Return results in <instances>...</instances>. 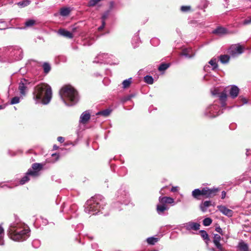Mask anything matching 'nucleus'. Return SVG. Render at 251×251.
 Here are the masks:
<instances>
[{
  "mask_svg": "<svg viewBox=\"0 0 251 251\" xmlns=\"http://www.w3.org/2000/svg\"><path fill=\"white\" fill-rule=\"evenodd\" d=\"M32 95L36 104H48L52 98L51 88L47 84L41 83L34 87Z\"/></svg>",
  "mask_w": 251,
  "mask_h": 251,
  "instance_id": "1",
  "label": "nucleus"
},
{
  "mask_svg": "<svg viewBox=\"0 0 251 251\" xmlns=\"http://www.w3.org/2000/svg\"><path fill=\"white\" fill-rule=\"evenodd\" d=\"M8 236L13 240L22 242L26 240L30 235L29 228L22 223H13L8 229Z\"/></svg>",
  "mask_w": 251,
  "mask_h": 251,
  "instance_id": "2",
  "label": "nucleus"
},
{
  "mask_svg": "<svg viewBox=\"0 0 251 251\" xmlns=\"http://www.w3.org/2000/svg\"><path fill=\"white\" fill-rule=\"evenodd\" d=\"M105 205L104 198L101 195H97L91 197L86 202L84 205V210L89 214L96 215L100 212L106 215V214L102 211Z\"/></svg>",
  "mask_w": 251,
  "mask_h": 251,
  "instance_id": "3",
  "label": "nucleus"
},
{
  "mask_svg": "<svg viewBox=\"0 0 251 251\" xmlns=\"http://www.w3.org/2000/svg\"><path fill=\"white\" fill-rule=\"evenodd\" d=\"M23 57V50L18 46L3 47L0 49V61H19Z\"/></svg>",
  "mask_w": 251,
  "mask_h": 251,
  "instance_id": "4",
  "label": "nucleus"
},
{
  "mask_svg": "<svg viewBox=\"0 0 251 251\" xmlns=\"http://www.w3.org/2000/svg\"><path fill=\"white\" fill-rule=\"evenodd\" d=\"M59 95L63 102L67 106L74 105L78 101L77 92L70 85L62 87L59 91Z\"/></svg>",
  "mask_w": 251,
  "mask_h": 251,
  "instance_id": "5",
  "label": "nucleus"
},
{
  "mask_svg": "<svg viewBox=\"0 0 251 251\" xmlns=\"http://www.w3.org/2000/svg\"><path fill=\"white\" fill-rule=\"evenodd\" d=\"M43 167L41 163H35L32 164L31 167L29 168L26 173L25 175L22 178L20 181L21 185L28 182L31 178H35L40 175V171Z\"/></svg>",
  "mask_w": 251,
  "mask_h": 251,
  "instance_id": "6",
  "label": "nucleus"
},
{
  "mask_svg": "<svg viewBox=\"0 0 251 251\" xmlns=\"http://www.w3.org/2000/svg\"><path fill=\"white\" fill-rule=\"evenodd\" d=\"M219 101H215L214 103L209 105L205 110L204 115L208 118H215L223 113V109L220 108Z\"/></svg>",
  "mask_w": 251,
  "mask_h": 251,
  "instance_id": "7",
  "label": "nucleus"
},
{
  "mask_svg": "<svg viewBox=\"0 0 251 251\" xmlns=\"http://www.w3.org/2000/svg\"><path fill=\"white\" fill-rule=\"evenodd\" d=\"M115 196L118 201L117 204H123L127 205L130 201V199L128 192L125 187H121L116 193ZM115 203L114 205H116Z\"/></svg>",
  "mask_w": 251,
  "mask_h": 251,
  "instance_id": "8",
  "label": "nucleus"
},
{
  "mask_svg": "<svg viewBox=\"0 0 251 251\" xmlns=\"http://www.w3.org/2000/svg\"><path fill=\"white\" fill-rule=\"evenodd\" d=\"M244 48L239 44L231 45L228 50V53L231 57L235 58L242 54Z\"/></svg>",
  "mask_w": 251,
  "mask_h": 251,
  "instance_id": "9",
  "label": "nucleus"
},
{
  "mask_svg": "<svg viewBox=\"0 0 251 251\" xmlns=\"http://www.w3.org/2000/svg\"><path fill=\"white\" fill-rule=\"evenodd\" d=\"M213 96L219 98L218 100L220 102L221 106L224 107L226 105V100L227 99V95L226 92L223 91L220 93L218 89L214 88L211 91Z\"/></svg>",
  "mask_w": 251,
  "mask_h": 251,
  "instance_id": "10",
  "label": "nucleus"
},
{
  "mask_svg": "<svg viewBox=\"0 0 251 251\" xmlns=\"http://www.w3.org/2000/svg\"><path fill=\"white\" fill-rule=\"evenodd\" d=\"M113 58V56L108 53H100L95 59L94 62L100 63L112 64L110 59Z\"/></svg>",
  "mask_w": 251,
  "mask_h": 251,
  "instance_id": "11",
  "label": "nucleus"
},
{
  "mask_svg": "<svg viewBox=\"0 0 251 251\" xmlns=\"http://www.w3.org/2000/svg\"><path fill=\"white\" fill-rule=\"evenodd\" d=\"M182 227L185 228L188 231H190L191 230L197 231L200 229V225L197 223L189 222L188 223L183 224L182 226Z\"/></svg>",
  "mask_w": 251,
  "mask_h": 251,
  "instance_id": "12",
  "label": "nucleus"
},
{
  "mask_svg": "<svg viewBox=\"0 0 251 251\" xmlns=\"http://www.w3.org/2000/svg\"><path fill=\"white\" fill-rule=\"evenodd\" d=\"M77 210V206L75 204H72L68 209L66 211V214L70 215V217L66 218L67 219H71L73 218H76L77 216L76 211Z\"/></svg>",
  "mask_w": 251,
  "mask_h": 251,
  "instance_id": "13",
  "label": "nucleus"
},
{
  "mask_svg": "<svg viewBox=\"0 0 251 251\" xmlns=\"http://www.w3.org/2000/svg\"><path fill=\"white\" fill-rule=\"evenodd\" d=\"M217 208L223 215L228 217H231L233 216V211L227 208L226 206L222 205H218Z\"/></svg>",
  "mask_w": 251,
  "mask_h": 251,
  "instance_id": "14",
  "label": "nucleus"
},
{
  "mask_svg": "<svg viewBox=\"0 0 251 251\" xmlns=\"http://www.w3.org/2000/svg\"><path fill=\"white\" fill-rule=\"evenodd\" d=\"M203 191H204V196L206 198H212L216 195L219 189L218 188H214L210 189L207 187H204Z\"/></svg>",
  "mask_w": 251,
  "mask_h": 251,
  "instance_id": "15",
  "label": "nucleus"
},
{
  "mask_svg": "<svg viewBox=\"0 0 251 251\" xmlns=\"http://www.w3.org/2000/svg\"><path fill=\"white\" fill-rule=\"evenodd\" d=\"M239 88L236 85H233L230 86L228 90L229 96L233 99L236 98L239 93Z\"/></svg>",
  "mask_w": 251,
  "mask_h": 251,
  "instance_id": "16",
  "label": "nucleus"
},
{
  "mask_svg": "<svg viewBox=\"0 0 251 251\" xmlns=\"http://www.w3.org/2000/svg\"><path fill=\"white\" fill-rule=\"evenodd\" d=\"M169 209V207L166 204L160 203L156 206L157 212L160 215H167L168 213H165V211H167Z\"/></svg>",
  "mask_w": 251,
  "mask_h": 251,
  "instance_id": "17",
  "label": "nucleus"
},
{
  "mask_svg": "<svg viewBox=\"0 0 251 251\" xmlns=\"http://www.w3.org/2000/svg\"><path fill=\"white\" fill-rule=\"evenodd\" d=\"M90 113L88 110L83 112L80 116L79 123L85 124L90 118Z\"/></svg>",
  "mask_w": 251,
  "mask_h": 251,
  "instance_id": "18",
  "label": "nucleus"
},
{
  "mask_svg": "<svg viewBox=\"0 0 251 251\" xmlns=\"http://www.w3.org/2000/svg\"><path fill=\"white\" fill-rule=\"evenodd\" d=\"M204 191H203V188L201 190L200 189H195L192 192V197L197 200H200L201 196H204Z\"/></svg>",
  "mask_w": 251,
  "mask_h": 251,
  "instance_id": "19",
  "label": "nucleus"
},
{
  "mask_svg": "<svg viewBox=\"0 0 251 251\" xmlns=\"http://www.w3.org/2000/svg\"><path fill=\"white\" fill-rule=\"evenodd\" d=\"M159 201L163 204H172L174 203V199L170 197H159Z\"/></svg>",
  "mask_w": 251,
  "mask_h": 251,
  "instance_id": "20",
  "label": "nucleus"
},
{
  "mask_svg": "<svg viewBox=\"0 0 251 251\" xmlns=\"http://www.w3.org/2000/svg\"><path fill=\"white\" fill-rule=\"evenodd\" d=\"M57 33L62 36L67 37L69 39L73 38V35L71 32L63 28L59 29L57 31Z\"/></svg>",
  "mask_w": 251,
  "mask_h": 251,
  "instance_id": "21",
  "label": "nucleus"
},
{
  "mask_svg": "<svg viewBox=\"0 0 251 251\" xmlns=\"http://www.w3.org/2000/svg\"><path fill=\"white\" fill-rule=\"evenodd\" d=\"M18 89L19 90L21 96L22 97L26 95V92L28 90V88L27 86L23 84V82H20L19 84Z\"/></svg>",
  "mask_w": 251,
  "mask_h": 251,
  "instance_id": "22",
  "label": "nucleus"
},
{
  "mask_svg": "<svg viewBox=\"0 0 251 251\" xmlns=\"http://www.w3.org/2000/svg\"><path fill=\"white\" fill-rule=\"evenodd\" d=\"M141 43L138 34L136 33L132 38L131 44L134 48L138 47Z\"/></svg>",
  "mask_w": 251,
  "mask_h": 251,
  "instance_id": "23",
  "label": "nucleus"
},
{
  "mask_svg": "<svg viewBox=\"0 0 251 251\" xmlns=\"http://www.w3.org/2000/svg\"><path fill=\"white\" fill-rule=\"evenodd\" d=\"M181 55L188 58L193 57L195 54L191 49H185L182 50Z\"/></svg>",
  "mask_w": 251,
  "mask_h": 251,
  "instance_id": "24",
  "label": "nucleus"
},
{
  "mask_svg": "<svg viewBox=\"0 0 251 251\" xmlns=\"http://www.w3.org/2000/svg\"><path fill=\"white\" fill-rule=\"evenodd\" d=\"M211 205V201H206L201 202L200 205V208L203 212H205L207 210L208 207Z\"/></svg>",
  "mask_w": 251,
  "mask_h": 251,
  "instance_id": "25",
  "label": "nucleus"
},
{
  "mask_svg": "<svg viewBox=\"0 0 251 251\" xmlns=\"http://www.w3.org/2000/svg\"><path fill=\"white\" fill-rule=\"evenodd\" d=\"M213 33L218 35H223L227 33V29L226 28L219 26L213 31Z\"/></svg>",
  "mask_w": 251,
  "mask_h": 251,
  "instance_id": "26",
  "label": "nucleus"
},
{
  "mask_svg": "<svg viewBox=\"0 0 251 251\" xmlns=\"http://www.w3.org/2000/svg\"><path fill=\"white\" fill-rule=\"evenodd\" d=\"M237 248L240 251H249L248 244L243 240L239 242Z\"/></svg>",
  "mask_w": 251,
  "mask_h": 251,
  "instance_id": "27",
  "label": "nucleus"
},
{
  "mask_svg": "<svg viewBox=\"0 0 251 251\" xmlns=\"http://www.w3.org/2000/svg\"><path fill=\"white\" fill-rule=\"evenodd\" d=\"M221 236L218 234H214L213 238V243H214L215 247H218L219 246H222V245L220 243L221 241Z\"/></svg>",
  "mask_w": 251,
  "mask_h": 251,
  "instance_id": "28",
  "label": "nucleus"
},
{
  "mask_svg": "<svg viewBox=\"0 0 251 251\" xmlns=\"http://www.w3.org/2000/svg\"><path fill=\"white\" fill-rule=\"evenodd\" d=\"M201 237L203 238L205 243L208 245V242L210 241V238L206 231L201 230L200 231Z\"/></svg>",
  "mask_w": 251,
  "mask_h": 251,
  "instance_id": "29",
  "label": "nucleus"
},
{
  "mask_svg": "<svg viewBox=\"0 0 251 251\" xmlns=\"http://www.w3.org/2000/svg\"><path fill=\"white\" fill-rule=\"evenodd\" d=\"M159 239L157 237H150L146 239L148 244L150 245H154L156 243Z\"/></svg>",
  "mask_w": 251,
  "mask_h": 251,
  "instance_id": "30",
  "label": "nucleus"
},
{
  "mask_svg": "<svg viewBox=\"0 0 251 251\" xmlns=\"http://www.w3.org/2000/svg\"><path fill=\"white\" fill-rule=\"evenodd\" d=\"M71 12V9L70 8L63 7L60 9V14L62 16H67Z\"/></svg>",
  "mask_w": 251,
  "mask_h": 251,
  "instance_id": "31",
  "label": "nucleus"
},
{
  "mask_svg": "<svg viewBox=\"0 0 251 251\" xmlns=\"http://www.w3.org/2000/svg\"><path fill=\"white\" fill-rule=\"evenodd\" d=\"M230 56L228 55H221L220 56V60L223 64H226L228 62Z\"/></svg>",
  "mask_w": 251,
  "mask_h": 251,
  "instance_id": "32",
  "label": "nucleus"
},
{
  "mask_svg": "<svg viewBox=\"0 0 251 251\" xmlns=\"http://www.w3.org/2000/svg\"><path fill=\"white\" fill-rule=\"evenodd\" d=\"M31 2L30 0H25L22 1H20L17 3V4L21 8L25 7L30 4Z\"/></svg>",
  "mask_w": 251,
  "mask_h": 251,
  "instance_id": "33",
  "label": "nucleus"
},
{
  "mask_svg": "<svg viewBox=\"0 0 251 251\" xmlns=\"http://www.w3.org/2000/svg\"><path fill=\"white\" fill-rule=\"evenodd\" d=\"M111 110L109 109H106L104 110L99 111L96 113L97 115H101L104 117L108 116L111 113Z\"/></svg>",
  "mask_w": 251,
  "mask_h": 251,
  "instance_id": "34",
  "label": "nucleus"
},
{
  "mask_svg": "<svg viewBox=\"0 0 251 251\" xmlns=\"http://www.w3.org/2000/svg\"><path fill=\"white\" fill-rule=\"evenodd\" d=\"M42 67L44 70V72L46 74H48L51 70L50 64L47 62H44L43 64Z\"/></svg>",
  "mask_w": 251,
  "mask_h": 251,
  "instance_id": "35",
  "label": "nucleus"
},
{
  "mask_svg": "<svg viewBox=\"0 0 251 251\" xmlns=\"http://www.w3.org/2000/svg\"><path fill=\"white\" fill-rule=\"evenodd\" d=\"M131 77H130L128 79L124 80L122 82L123 88L124 89H126L129 87L131 83Z\"/></svg>",
  "mask_w": 251,
  "mask_h": 251,
  "instance_id": "36",
  "label": "nucleus"
},
{
  "mask_svg": "<svg viewBox=\"0 0 251 251\" xmlns=\"http://www.w3.org/2000/svg\"><path fill=\"white\" fill-rule=\"evenodd\" d=\"M170 66V64L169 63H161L158 67V70L160 72H163L166 70Z\"/></svg>",
  "mask_w": 251,
  "mask_h": 251,
  "instance_id": "37",
  "label": "nucleus"
},
{
  "mask_svg": "<svg viewBox=\"0 0 251 251\" xmlns=\"http://www.w3.org/2000/svg\"><path fill=\"white\" fill-rule=\"evenodd\" d=\"M209 64L212 66V70H215L218 67V64L217 63V59L215 58H212L209 61Z\"/></svg>",
  "mask_w": 251,
  "mask_h": 251,
  "instance_id": "38",
  "label": "nucleus"
},
{
  "mask_svg": "<svg viewBox=\"0 0 251 251\" xmlns=\"http://www.w3.org/2000/svg\"><path fill=\"white\" fill-rule=\"evenodd\" d=\"M4 235V229L2 227L0 226V245H3L4 244L3 240Z\"/></svg>",
  "mask_w": 251,
  "mask_h": 251,
  "instance_id": "39",
  "label": "nucleus"
},
{
  "mask_svg": "<svg viewBox=\"0 0 251 251\" xmlns=\"http://www.w3.org/2000/svg\"><path fill=\"white\" fill-rule=\"evenodd\" d=\"M144 79L145 82L148 84H152L153 83V78L151 75H147L144 77Z\"/></svg>",
  "mask_w": 251,
  "mask_h": 251,
  "instance_id": "40",
  "label": "nucleus"
},
{
  "mask_svg": "<svg viewBox=\"0 0 251 251\" xmlns=\"http://www.w3.org/2000/svg\"><path fill=\"white\" fill-rule=\"evenodd\" d=\"M36 23V21L33 19H28L26 21L25 23V25L26 27H31L34 25Z\"/></svg>",
  "mask_w": 251,
  "mask_h": 251,
  "instance_id": "41",
  "label": "nucleus"
},
{
  "mask_svg": "<svg viewBox=\"0 0 251 251\" xmlns=\"http://www.w3.org/2000/svg\"><path fill=\"white\" fill-rule=\"evenodd\" d=\"M20 99H21V97H17V96L14 97L11 100L10 104L11 105H13V104L19 103L20 102Z\"/></svg>",
  "mask_w": 251,
  "mask_h": 251,
  "instance_id": "42",
  "label": "nucleus"
},
{
  "mask_svg": "<svg viewBox=\"0 0 251 251\" xmlns=\"http://www.w3.org/2000/svg\"><path fill=\"white\" fill-rule=\"evenodd\" d=\"M110 10H107L104 12L101 16V22H105L107 18L108 17Z\"/></svg>",
  "mask_w": 251,
  "mask_h": 251,
  "instance_id": "43",
  "label": "nucleus"
},
{
  "mask_svg": "<svg viewBox=\"0 0 251 251\" xmlns=\"http://www.w3.org/2000/svg\"><path fill=\"white\" fill-rule=\"evenodd\" d=\"M21 82H23V84L28 87L29 85H33L34 84L32 81H29L28 79L23 78L21 80Z\"/></svg>",
  "mask_w": 251,
  "mask_h": 251,
  "instance_id": "44",
  "label": "nucleus"
},
{
  "mask_svg": "<svg viewBox=\"0 0 251 251\" xmlns=\"http://www.w3.org/2000/svg\"><path fill=\"white\" fill-rule=\"evenodd\" d=\"M212 220L210 218H206L203 220V225L204 226H209L212 223Z\"/></svg>",
  "mask_w": 251,
  "mask_h": 251,
  "instance_id": "45",
  "label": "nucleus"
},
{
  "mask_svg": "<svg viewBox=\"0 0 251 251\" xmlns=\"http://www.w3.org/2000/svg\"><path fill=\"white\" fill-rule=\"evenodd\" d=\"M191 7L190 6H182L180 7V10L182 12H188L191 11Z\"/></svg>",
  "mask_w": 251,
  "mask_h": 251,
  "instance_id": "46",
  "label": "nucleus"
},
{
  "mask_svg": "<svg viewBox=\"0 0 251 251\" xmlns=\"http://www.w3.org/2000/svg\"><path fill=\"white\" fill-rule=\"evenodd\" d=\"M212 251H226L223 247V246H219L216 247V248H212L210 249Z\"/></svg>",
  "mask_w": 251,
  "mask_h": 251,
  "instance_id": "47",
  "label": "nucleus"
},
{
  "mask_svg": "<svg viewBox=\"0 0 251 251\" xmlns=\"http://www.w3.org/2000/svg\"><path fill=\"white\" fill-rule=\"evenodd\" d=\"M40 241L38 240H35L32 242V246L35 248H37L40 246Z\"/></svg>",
  "mask_w": 251,
  "mask_h": 251,
  "instance_id": "48",
  "label": "nucleus"
},
{
  "mask_svg": "<svg viewBox=\"0 0 251 251\" xmlns=\"http://www.w3.org/2000/svg\"><path fill=\"white\" fill-rule=\"evenodd\" d=\"M244 25L251 24V17H248L243 23Z\"/></svg>",
  "mask_w": 251,
  "mask_h": 251,
  "instance_id": "49",
  "label": "nucleus"
},
{
  "mask_svg": "<svg viewBox=\"0 0 251 251\" xmlns=\"http://www.w3.org/2000/svg\"><path fill=\"white\" fill-rule=\"evenodd\" d=\"M239 100L243 102V104H247L248 102L245 98L241 96L239 97Z\"/></svg>",
  "mask_w": 251,
  "mask_h": 251,
  "instance_id": "50",
  "label": "nucleus"
},
{
  "mask_svg": "<svg viewBox=\"0 0 251 251\" xmlns=\"http://www.w3.org/2000/svg\"><path fill=\"white\" fill-rule=\"evenodd\" d=\"M151 44L156 46L159 44V40L157 39H152L151 40Z\"/></svg>",
  "mask_w": 251,
  "mask_h": 251,
  "instance_id": "51",
  "label": "nucleus"
},
{
  "mask_svg": "<svg viewBox=\"0 0 251 251\" xmlns=\"http://www.w3.org/2000/svg\"><path fill=\"white\" fill-rule=\"evenodd\" d=\"M215 230L222 235H223V230L220 226L216 227Z\"/></svg>",
  "mask_w": 251,
  "mask_h": 251,
  "instance_id": "52",
  "label": "nucleus"
},
{
  "mask_svg": "<svg viewBox=\"0 0 251 251\" xmlns=\"http://www.w3.org/2000/svg\"><path fill=\"white\" fill-rule=\"evenodd\" d=\"M105 25V22H101V25L99 27L98 29L99 31L102 30L103 28L104 27Z\"/></svg>",
  "mask_w": 251,
  "mask_h": 251,
  "instance_id": "53",
  "label": "nucleus"
},
{
  "mask_svg": "<svg viewBox=\"0 0 251 251\" xmlns=\"http://www.w3.org/2000/svg\"><path fill=\"white\" fill-rule=\"evenodd\" d=\"M57 141L60 143H63L64 141V138L62 137L59 136L57 137Z\"/></svg>",
  "mask_w": 251,
  "mask_h": 251,
  "instance_id": "54",
  "label": "nucleus"
},
{
  "mask_svg": "<svg viewBox=\"0 0 251 251\" xmlns=\"http://www.w3.org/2000/svg\"><path fill=\"white\" fill-rule=\"evenodd\" d=\"M52 156H55V157H56V159H55V160L54 161V162H55V161H56L58 159V158H59V155L58 154H57V153H53V154H52Z\"/></svg>",
  "mask_w": 251,
  "mask_h": 251,
  "instance_id": "55",
  "label": "nucleus"
},
{
  "mask_svg": "<svg viewBox=\"0 0 251 251\" xmlns=\"http://www.w3.org/2000/svg\"><path fill=\"white\" fill-rule=\"evenodd\" d=\"M178 191V187L177 186L172 187L171 188V191L175 192Z\"/></svg>",
  "mask_w": 251,
  "mask_h": 251,
  "instance_id": "56",
  "label": "nucleus"
},
{
  "mask_svg": "<svg viewBox=\"0 0 251 251\" xmlns=\"http://www.w3.org/2000/svg\"><path fill=\"white\" fill-rule=\"evenodd\" d=\"M226 196V192L224 191L222 192V195H221V199H224Z\"/></svg>",
  "mask_w": 251,
  "mask_h": 251,
  "instance_id": "57",
  "label": "nucleus"
},
{
  "mask_svg": "<svg viewBox=\"0 0 251 251\" xmlns=\"http://www.w3.org/2000/svg\"><path fill=\"white\" fill-rule=\"evenodd\" d=\"M131 99V96L128 95L127 96H126V97L124 99V101H127V100H129Z\"/></svg>",
  "mask_w": 251,
  "mask_h": 251,
  "instance_id": "58",
  "label": "nucleus"
},
{
  "mask_svg": "<svg viewBox=\"0 0 251 251\" xmlns=\"http://www.w3.org/2000/svg\"><path fill=\"white\" fill-rule=\"evenodd\" d=\"M114 3L113 1H110V10L112 9L114 6Z\"/></svg>",
  "mask_w": 251,
  "mask_h": 251,
  "instance_id": "59",
  "label": "nucleus"
},
{
  "mask_svg": "<svg viewBox=\"0 0 251 251\" xmlns=\"http://www.w3.org/2000/svg\"><path fill=\"white\" fill-rule=\"evenodd\" d=\"M165 188V187H163L162 188L160 191H159V193L161 194V195H163L164 194V192L163 191V189Z\"/></svg>",
  "mask_w": 251,
  "mask_h": 251,
  "instance_id": "60",
  "label": "nucleus"
},
{
  "mask_svg": "<svg viewBox=\"0 0 251 251\" xmlns=\"http://www.w3.org/2000/svg\"><path fill=\"white\" fill-rule=\"evenodd\" d=\"M37 39L42 40L43 42H44V40L42 37L39 36L37 38Z\"/></svg>",
  "mask_w": 251,
  "mask_h": 251,
  "instance_id": "61",
  "label": "nucleus"
},
{
  "mask_svg": "<svg viewBox=\"0 0 251 251\" xmlns=\"http://www.w3.org/2000/svg\"><path fill=\"white\" fill-rule=\"evenodd\" d=\"M209 67H210L209 65L205 66L204 67V70L206 71L207 70V68H209Z\"/></svg>",
  "mask_w": 251,
  "mask_h": 251,
  "instance_id": "62",
  "label": "nucleus"
},
{
  "mask_svg": "<svg viewBox=\"0 0 251 251\" xmlns=\"http://www.w3.org/2000/svg\"><path fill=\"white\" fill-rule=\"evenodd\" d=\"M114 207L117 208L119 211L121 210V208L120 207H117L116 206H114Z\"/></svg>",
  "mask_w": 251,
  "mask_h": 251,
  "instance_id": "63",
  "label": "nucleus"
},
{
  "mask_svg": "<svg viewBox=\"0 0 251 251\" xmlns=\"http://www.w3.org/2000/svg\"><path fill=\"white\" fill-rule=\"evenodd\" d=\"M3 108H4V107L2 105H0V109H2Z\"/></svg>",
  "mask_w": 251,
  "mask_h": 251,
  "instance_id": "64",
  "label": "nucleus"
}]
</instances>
